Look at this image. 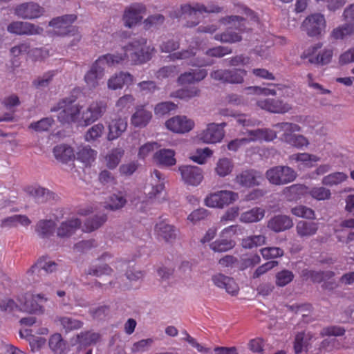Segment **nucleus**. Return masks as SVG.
<instances>
[{"label": "nucleus", "mask_w": 354, "mask_h": 354, "mask_svg": "<svg viewBox=\"0 0 354 354\" xmlns=\"http://www.w3.org/2000/svg\"><path fill=\"white\" fill-rule=\"evenodd\" d=\"M222 10L221 7L214 3L208 5L207 7L200 3H196L194 6L185 4L181 6L178 11L171 13L170 17L173 19L183 17L187 20L186 26L193 27L199 24L200 15L203 12L218 13Z\"/></svg>", "instance_id": "5"}, {"label": "nucleus", "mask_w": 354, "mask_h": 354, "mask_svg": "<svg viewBox=\"0 0 354 354\" xmlns=\"http://www.w3.org/2000/svg\"><path fill=\"white\" fill-rule=\"evenodd\" d=\"M334 276L332 271H315L308 269H304L301 272V277L305 281H311L315 283H320L326 279Z\"/></svg>", "instance_id": "30"}, {"label": "nucleus", "mask_w": 354, "mask_h": 354, "mask_svg": "<svg viewBox=\"0 0 354 354\" xmlns=\"http://www.w3.org/2000/svg\"><path fill=\"white\" fill-rule=\"evenodd\" d=\"M55 223L49 220H40L35 226V232L42 239L49 238L53 234Z\"/></svg>", "instance_id": "37"}, {"label": "nucleus", "mask_w": 354, "mask_h": 354, "mask_svg": "<svg viewBox=\"0 0 354 354\" xmlns=\"http://www.w3.org/2000/svg\"><path fill=\"white\" fill-rule=\"evenodd\" d=\"M30 45L28 41H23L10 48V53L12 57V64L13 67L19 66V57L21 55L29 53Z\"/></svg>", "instance_id": "39"}, {"label": "nucleus", "mask_w": 354, "mask_h": 354, "mask_svg": "<svg viewBox=\"0 0 354 354\" xmlns=\"http://www.w3.org/2000/svg\"><path fill=\"white\" fill-rule=\"evenodd\" d=\"M99 339L100 335L96 333L82 332L77 335V342L86 346L96 343Z\"/></svg>", "instance_id": "57"}, {"label": "nucleus", "mask_w": 354, "mask_h": 354, "mask_svg": "<svg viewBox=\"0 0 354 354\" xmlns=\"http://www.w3.org/2000/svg\"><path fill=\"white\" fill-rule=\"evenodd\" d=\"M133 82V77L129 73L120 72L112 76L108 80V87L112 90L122 88L124 85H131Z\"/></svg>", "instance_id": "27"}, {"label": "nucleus", "mask_w": 354, "mask_h": 354, "mask_svg": "<svg viewBox=\"0 0 354 354\" xmlns=\"http://www.w3.org/2000/svg\"><path fill=\"white\" fill-rule=\"evenodd\" d=\"M54 122V119L51 117L44 118L37 122L30 123L28 128L37 132L47 131L50 129Z\"/></svg>", "instance_id": "50"}, {"label": "nucleus", "mask_w": 354, "mask_h": 354, "mask_svg": "<svg viewBox=\"0 0 354 354\" xmlns=\"http://www.w3.org/2000/svg\"><path fill=\"white\" fill-rule=\"evenodd\" d=\"M319 228L317 223L301 221L296 225V231L300 237H308L315 235Z\"/></svg>", "instance_id": "36"}, {"label": "nucleus", "mask_w": 354, "mask_h": 354, "mask_svg": "<svg viewBox=\"0 0 354 354\" xmlns=\"http://www.w3.org/2000/svg\"><path fill=\"white\" fill-rule=\"evenodd\" d=\"M115 59H119L118 64L124 61L130 62L131 64H142L149 61L151 57V52L147 46V40L141 38L133 40L122 48V53L112 54Z\"/></svg>", "instance_id": "1"}, {"label": "nucleus", "mask_w": 354, "mask_h": 354, "mask_svg": "<svg viewBox=\"0 0 354 354\" xmlns=\"http://www.w3.org/2000/svg\"><path fill=\"white\" fill-rule=\"evenodd\" d=\"M261 258L257 254L242 255L240 259H238L237 269L244 270L248 268L254 267L259 264Z\"/></svg>", "instance_id": "42"}, {"label": "nucleus", "mask_w": 354, "mask_h": 354, "mask_svg": "<svg viewBox=\"0 0 354 354\" xmlns=\"http://www.w3.org/2000/svg\"><path fill=\"white\" fill-rule=\"evenodd\" d=\"M145 12L146 7L142 3H135L127 7L122 16L124 26L129 28L136 26L142 21Z\"/></svg>", "instance_id": "12"}, {"label": "nucleus", "mask_w": 354, "mask_h": 354, "mask_svg": "<svg viewBox=\"0 0 354 354\" xmlns=\"http://www.w3.org/2000/svg\"><path fill=\"white\" fill-rule=\"evenodd\" d=\"M333 55V51L330 48L324 49L321 53H319L317 56L312 57L310 56V50L304 51L301 55V57L302 59L308 58V62L311 64H319V65H326L329 64L332 59Z\"/></svg>", "instance_id": "28"}, {"label": "nucleus", "mask_w": 354, "mask_h": 354, "mask_svg": "<svg viewBox=\"0 0 354 354\" xmlns=\"http://www.w3.org/2000/svg\"><path fill=\"white\" fill-rule=\"evenodd\" d=\"M235 242L227 238H221L216 240L210 244V248L217 252H224L232 249Z\"/></svg>", "instance_id": "46"}, {"label": "nucleus", "mask_w": 354, "mask_h": 354, "mask_svg": "<svg viewBox=\"0 0 354 354\" xmlns=\"http://www.w3.org/2000/svg\"><path fill=\"white\" fill-rule=\"evenodd\" d=\"M114 57L112 54L107 53L100 56L92 64L90 70L85 74L84 80L90 88L97 87L104 76L105 66H112L118 64L119 59Z\"/></svg>", "instance_id": "6"}, {"label": "nucleus", "mask_w": 354, "mask_h": 354, "mask_svg": "<svg viewBox=\"0 0 354 354\" xmlns=\"http://www.w3.org/2000/svg\"><path fill=\"white\" fill-rule=\"evenodd\" d=\"M266 239L263 235L249 236L242 239L241 245L245 249H252L263 245Z\"/></svg>", "instance_id": "49"}, {"label": "nucleus", "mask_w": 354, "mask_h": 354, "mask_svg": "<svg viewBox=\"0 0 354 354\" xmlns=\"http://www.w3.org/2000/svg\"><path fill=\"white\" fill-rule=\"evenodd\" d=\"M233 169V164L227 158L220 159L215 168L216 174L222 177L226 176L231 173Z\"/></svg>", "instance_id": "53"}, {"label": "nucleus", "mask_w": 354, "mask_h": 354, "mask_svg": "<svg viewBox=\"0 0 354 354\" xmlns=\"http://www.w3.org/2000/svg\"><path fill=\"white\" fill-rule=\"evenodd\" d=\"M107 220L106 214L96 215L93 218H88L84 223V231L86 232H93L100 227Z\"/></svg>", "instance_id": "44"}, {"label": "nucleus", "mask_w": 354, "mask_h": 354, "mask_svg": "<svg viewBox=\"0 0 354 354\" xmlns=\"http://www.w3.org/2000/svg\"><path fill=\"white\" fill-rule=\"evenodd\" d=\"M291 213L297 216L306 219H315V214L314 210L305 205H298L291 209Z\"/></svg>", "instance_id": "56"}, {"label": "nucleus", "mask_w": 354, "mask_h": 354, "mask_svg": "<svg viewBox=\"0 0 354 354\" xmlns=\"http://www.w3.org/2000/svg\"><path fill=\"white\" fill-rule=\"evenodd\" d=\"M156 201H163L166 198L165 181L161 174L156 171Z\"/></svg>", "instance_id": "58"}, {"label": "nucleus", "mask_w": 354, "mask_h": 354, "mask_svg": "<svg viewBox=\"0 0 354 354\" xmlns=\"http://www.w3.org/2000/svg\"><path fill=\"white\" fill-rule=\"evenodd\" d=\"M182 178L185 183L192 185H198L203 179V171L201 168L196 166L185 165L179 167Z\"/></svg>", "instance_id": "21"}, {"label": "nucleus", "mask_w": 354, "mask_h": 354, "mask_svg": "<svg viewBox=\"0 0 354 354\" xmlns=\"http://www.w3.org/2000/svg\"><path fill=\"white\" fill-rule=\"evenodd\" d=\"M220 22L228 26L225 31L216 34L214 39L221 43L234 44L240 42L242 34L247 32L246 19L238 15L225 16L220 19Z\"/></svg>", "instance_id": "3"}, {"label": "nucleus", "mask_w": 354, "mask_h": 354, "mask_svg": "<svg viewBox=\"0 0 354 354\" xmlns=\"http://www.w3.org/2000/svg\"><path fill=\"white\" fill-rule=\"evenodd\" d=\"M212 281L217 288H232L235 285L234 279L232 277L221 273L214 275Z\"/></svg>", "instance_id": "52"}, {"label": "nucleus", "mask_w": 354, "mask_h": 354, "mask_svg": "<svg viewBox=\"0 0 354 354\" xmlns=\"http://www.w3.org/2000/svg\"><path fill=\"white\" fill-rule=\"evenodd\" d=\"M77 97L73 94L60 100L56 105L50 109L51 112L58 111L57 120L62 124L72 123L80 124L82 106L74 104Z\"/></svg>", "instance_id": "4"}, {"label": "nucleus", "mask_w": 354, "mask_h": 354, "mask_svg": "<svg viewBox=\"0 0 354 354\" xmlns=\"http://www.w3.org/2000/svg\"><path fill=\"white\" fill-rule=\"evenodd\" d=\"M354 35V23L346 22L334 28L330 36L335 40H342Z\"/></svg>", "instance_id": "38"}, {"label": "nucleus", "mask_w": 354, "mask_h": 354, "mask_svg": "<svg viewBox=\"0 0 354 354\" xmlns=\"http://www.w3.org/2000/svg\"><path fill=\"white\" fill-rule=\"evenodd\" d=\"M57 267V264L55 262L48 260L47 257H42L27 271V274L29 277H32L33 281H39V275L37 274L41 271L46 273L53 272L56 270Z\"/></svg>", "instance_id": "18"}, {"label": "nucleus", "mask_w": 354, "mask_h": 354, "mask_svg": "<svg viewBox=\"0 0 354 354\" xmlns=\"http://www.w3.org/2000/svg\"><path fill=\"white\" fill-rule=\"evenodd\" d=\"M238 194L232 191L222 190L211 193L205 198L206 206L212 208H223L236 201Z\"/></svg>", "instance_id": "9"}, {"label": "nucleus", "mask_w": 354, "mask_h": 354, "mask_svg": "<svg viewBox=\"0 0 354 354\" xmlns=\"http://www.w3.org/2000/svg\"><path fill=\"white\" fill-rule=\"evenodd\" d=\"M263 180V175L255 169H246L237 174L235 182L241 187L250 188L260 185Z\"/></svg>", "instance_id": "19"}, {"label": "nucleus", "mask_w": 354, "mask_h": 354, "mask_svg": "<svg viewBox=\"0 0 354 354\" xmlns=\"http://www.w3.org/2000/svg\"><path fill=\"white\" fill-rule=\"evenodd\" d=\"M156 232H158L159 236H162L167 242H171L176 239L177 235L176 228L167 223H160L158 227L156 224Z\"/></svg>", "instance_id": "45"}, {"label": "nucleus", "mask_w": 354, "mask_h": 354, "mask_svg": "<svg viewBox=\"0 0 354 354\" xmlns=\"http://www.w3.org/2000/svg\"><path fill=\"white\" fill-rule=\"evenodd\" d=\"M127 203L125 197L119 192L110 196L105 207L108 209L115 211L122 208Z\"/></svg>", "instance_id": "48"}, {"label": "nucleus", "mask_w": 354, "mask_h": 354, "mask_svg": "<svg viewBox=\"0 0 354 354\" xmlns=\"http://www.w3.org/2000/svg\"><path fill=\"white\" fill-rule=\"evenodd\" d=\"M53 154L57 160L64 163H67L75 158L73 149L66 144L55 146L53 148Z\"/></svg>", "instance_id": "31"}, {"label": "nucleus", "mask_w": 354, "mask_h": 354, "mask_svg": "<svg viewBox=\"0 0 354 354\" xmlns=\"http://www.w3.org/2000/svg\"><path fill=\"white\" fill-rule=\"evenodd\" d=\"M55 322L57 324L60 325L62 327V330L65 333H69L74 330H77L83 326V323L71 317H57L55 319Z\"/></svg>", "instance_id": "34"}, {"label": "nucleus", "mask_w": 354, "mask_h": 354, "mask_svg": "<svg viewBox=\"0 0 354 354\" xmlns=\"http://www.w3.org/2000/svg\"><path fill=\"white\" fill-rule=\"evenodd\" d=\"M97 153V151L92 149L90 146H80L76 152V158L87 166L95 161Z\"/></svg>", "instance_id": "35"}, {"label": "nucleus", "mask_w": 354, "mask_h": 354, "mask_svg": "<svg viewBox=\"0 0 354 354\" xmlns=\"http://www.w3.org/2000/svg\"><path fill=\"white\" fill-rule=\"evenodd\" d=\"M283 139L287 144L299 149L306 147L309 145L308 138L303 135L289 133L283 135Z\"/></svg>", "instance_id": "41"}, {"label": "nucleus", "mask_w": 354, "mask_h": 354, "mask_svg": "<svg viewBox=\"0 0 354 354\" xmlns=\"http://www.w3.org/2000/svg\"><path fill=\"white\" fill-rule=\"evenodd\" d=\"M232 49L227 46H218L207 50L205 54L213 57H223L225 55L231 54Z\"/></svg>", "instance_id": "63"}, {"label": "nucleus", "mask_w": 354, "mask_h": 354, "mask_svg": "<svg viewBox=\"0 0 354 354\" xmlns=\"http://www.w3.org/2000/svg\"><path fill=\"white\" fill-rule=\"evenodd\" d=\"M346 330L344 328L337 326H330L324 328L321 332L320 335L324 336H342L344 335Z\"/></svg>", "instance_id": "64"}, {"label": "nucleus", "mask_w": 354, "mask_h": 354, "mask_svg": "<svg viewBox=\"0 0 354 354\" xmlns=\"http://www.w3.org/2000/svg\"><path fill=\"white\" fill-rule=\"evenodd\" d=\"M151 118L152 114L150 111L145 109L144 106H138L131 116V122L135 127H145Z\"/></svg>", "instance_id": "29"}, {"label": "nucleus", "mask_w": 354, "mask_h": 354, "mask_svg": "<svg viewBox=\"0 0 354 354\" xmlns=\"http://www.w3.org/2000/svg\"><path fill=\"white\" fill-rule=\"evenodd\" d=\"M293 272L288 270H283L276 274V284L279 287L288 285L294 279Z\"/></svg>", "instance_id": "59"}, {"label": "nucleus", "mask_w": 354, "mask_h": 354, "mask_svg": "<svg viewBox=\"0 0 354 354\" xmlns=\"http://www.w3.org/2000/svg\"><path fill=\"white\" fill-rule=\"evenodd\" d=\"M289 160L297 163V169L301 171L313 168L321 158L317 155L304 152L292 154L289 156Z\"/></svg>", "instance_id": "22"}, {"label": "nucleus", "mask_w": 354, "mask_h": 354, "mask_svg": "<svg viewBox=\"0 0 354 354\" xmlns=\"http://www.w3.org/2000/svg\"><path fill=\"white\" fill-rule=\"evenodd\" d=\"M82 221L78 218H72L63 221L57 228V236L61 239L72 236L81 226Z\"/></svg>", "instance_id": "24"}, {"label": "nucleus", "mask_w": 354, "mask_h": 354, "mask_svg": "<svg viewBox=\"0 0 354 354\" xmlns=\"http://www.w3.org/2000/svg\"><path fill=\"white\" fill-rule=\"evenodd\" d=\"M31 221L26 215L16 214L8 216L1 221V227H16L19 224L27 227L30 225Z\"/></svg>", "instance_id": "40"}, {"label": "nucleus", "mask_w": 354, "mask_h": 354, "mask_svg": "<svg viewBox=\"0 0 354 354\" xmlns=\"http://www.w3.org/2000/svg\"><path fill=\"white\" fill-rule=\"evenodd\" d=\"M104 127L98 123L89 128L85 133L84 139L87 142H93L100 138L104 132Z\"/></svg>", "instance_id": "54"}, {"label": "nucleus", "mask_w": 354, "mask_h": 354, "mask_svg": "<svg viewBox=\"0 0 354 354\" xmlns=\"http://www.w3.org/2000/svg\"><path fill=\"white\" fill-rule=\"evenodd\" d=\"M45 300L40 295H33L29 292L20 294L17 297L19 304L13 299L5 298L0 300V310L6 312H12L17 308L28 313H42V301Z\"/></svg>", "instance_id": "2"}, {"label": "nucleus", "mask_w": 354, "mask_h": 354, "mask_svg": "<svg viewBox=\"0 0 354 354\" xmlns=\"http://www.w3.org/2000/svg\"><path fill=\"white\" fill-rule=\"evenodd\" d=\"M261 254L263 259H271L282 257L283 250L278 247H267L261 249Z\"/></svg>", "instance_id": "61"}, {"label": "nucleus", "mask_w": 354, "mask_h": 354, "mask_svg": "<svg viewBox=\"0 0 354 354\" xmlns=\"http://www.w3.org/2000/svg\"><path fill=\"white\" fill-rule=\"evenodd\" d=\"M49 346L55 353L61 354L66 349V343L59 333H55L49 339Z\"/></svg>", "instance_id": "51"}, {"label": "nucleus", "mask_w": 354, "mask_h": 354, "mask_svg": "<svg viewBox=\"0 0 354 354\" xmlns=\"http://www.w3.org/2000/svg\"><path fill=\"white\" fill-rule=\"evenodd\" d=\"M7 30L16 35H34L40 34L43 29L29 22L15 21L7 26Z\"/></svg>", "instance_id": "16"}, {"label": "nucleus", "mask_w": 354, "mask_h": 354, "mask_svg": "<svg viewBox=\"0 0 354 354\" xmlns=\"http://www.w3.org/2000/svg\"><path fill=\"white\" fill-rule=\"evenodd\" d=\"M127 127V120L126 118H119L113 120L109 126V133L107 138L109 140H113L119 138Z\"/></svg>", "instance_id": "32"}, {"label": "nucleus", "mask_w": 354, "mask_h": 354, "mask_svg": "<svg viewBox=\"0 0 354 354\" xmlns=\"http://www.w3.org/2000/svg\"><path fill=\"white\" fill-rule=\"evenodd\" d=\"M292 226L293 222L290 217L282 214L274 216L267 223V227L277 233L289 230Z\"/></svg>", "instance_id": "23"}, {"label": "nucleus", "mask_w": 354, "mask_h": 354, "mask_svg": "<svg viewBox=\"0 0 354 354\" xmlns=\"http://www.w3.org/2000/svg\"><path fill=\"white\" fill-rule=\"evenodd\" d=\"M106 106L102 102H93L85 111H81L80 124L88 126L101 118L105 111Z\"/></svg>", "instance_id": "14"}, {"label": "nucleus", "mask_w": 354, "mask_h": 354, "mask_svg": "<svg viewBox=\"0 0 354 354\" xmlns=\"http://www.w3.org/2000/svg\"><path fill=\"white\" fill-rule=\"evenodd\" d=\"M167 129L178 133L190 131L194 127V122L186 116L177 115L167 120L165 122Z\"/></svg>", "instance_id": "17"}, {"label": "nucleus", "mask_w": 354, "mask_h": 354, "mask_svg": "<svg viewBox=\"0 0 354 354\" xmlns=\"http://www.w3.org/2000/svg\"><path fill=\"white\" fill-rule=\"evenodd\" d=\"M175 153L171 149H160L156 152L159 165L172 166L176 164Z\"/></svg>", "instance_id": "43"}, {"label": "nucleus", "mask_w": 354, "mask_h": 354, "mask_svg": "<svg viewBox=\"0 0 354 354\" xmlns=\"http://www.w3.org/2000/svg\"><path fill=\"white\" fill-rule=\"evenodd\" d=\"M24 190L28 196L32 197L37 203H46L54 200L55 197L53 192L40 186H28Z\"/></svg>", "instance_id": "25"}, {"label": "nucleus", "mask_w": 354, "mask_h": 354, "mask_svg": "<svg viewBox=\"0 0 354 354\" xmlns=\"http://www.w3.org/2000/svg\"><path fill=\"white\" fill-rule=\"evenodd\" d=\"M266 211L264 209L255 207L241 213L239 220L244 223H257L263 219Z\"/></svg>", "instance_id": "33"}, {"label": "nucleus", "mask_w": 354, "mask_h": 354, "mask_svg": "<svg viewBox=\"0 0 354 354\" xmlns=\"http://www.w3.org/2000/svg\"><path fill=\"white\" fill-rule=\"evenodd\" d=\"M266 176L273 185H285L294 181L297 177L295 171L288 166H276L268 169Z\"/></svg>", "instance_id": "8"}, {"label": "nucleus", "mask_w": 354, "mask_h": 354, "mask_svg": "<svg viewBox=\"0 0 354 354\" xmlns=\"http://www.w3.org/2000/svg\"><path fill=\"white\" fill-rule=\"evenodd\" d=\"M347 178L348 176L345 173L337 171L324 176L322 183L324 185L332 187L346 181Z\"/></svg>", "instance_id": "47"}, {"label": "nucleus", "mask_w": 354, "mask_h": 354, "mask_svg": "<svg viewBox=\"0 0 354 354\" xmlns=\"http://www.w3.org/2000/svg\"><path fill=\"white\" fill-rule=\"evenodd\" d=\"M247 71L244 69H218L211 73V77L223 83L241 84Z\"/></svg>", "instance_id": "11"}, {"label": "nucleus", "mask_w": 354, "mask_h": 354, "mask_svg": "<svg viewBox=\"0 0 354 354\" xmlns=\"http://www.w3.org/2000/svg\"><path fill=\"white\" fill-rule=\"evenodd\" d=\"M248 135L249 136L247 138L248 142L256 141L270 142L277 138V133L274 130L268 128L248 131Z\"/></svg>", "instance_id": "26"}, {"label": "nucleus", "mask_w": 354, "mask_h": 354, "mask_svg": "<svg viewBox=\"0 0 354 354\" xmlns=\"http://www.w3.org/2000/svg\"><path fill=\"white\" fill-rule=\"evenodd\" d=\"M44 12V8L37 3L32 1L22 3L17 5L14 13L19 18L34 19L40 17Z\"/></svg>", "instance_id": "13"}, {"label": "nucleus", "mask_w": 354, "mask_h": 354, "mask_svg": "<svg viewBox=\"0 0 354 354\" xmlns=\"http://www.w3.org/2000/svg\"><path fill=\"white\" fill-rule=\"evenodd\" d=\"M309 194L313 198L317 201H324L329 199L331 195L330 191L324 187H315L310 189Z\"/></svg>", "instance_id": "60"}, {"label": "nucleus", "mask_w": 354, "mask_h": 354, "mask_svg": "<svg viewBox=\"0 0 354 354\" xmlns=\"http://www.w3.org/2000/svg\"><path fill=\"white\" fill-rule=\"evenodd\" d=\"M226 123L221 124L210 123L207 129L203 131L198 136L199 139L205 143H216L220 142L224 137L223 127Z\"/></svg>", "instance_id": "15"}, {"label": "nucleus", "mask_w": 354, "mask_h": 354, "mask_svg": "<svg viewBox=\"0 0 354 354\" xmlns=\"http://www.w3.org/2000/svg\"><path fill=\"white\" fill-rule=\"evenodd\" d=\"M257 105L263 110L274 113H285L292 109L290 104L271 98L259 100L257 102Z\"/></svg>", "instance_id": "20"}, {"label": "nucleus", "mask_w": 354, "mask_h": 354, "mask_svg": "<svg viewBox=\"0 0 354 354\" xmlns=\"http://www.w3.org/2000/svg\"><path fill=\"white\" fill-rule=\"evenodd\" d=\"M124 154V151L121 149H114L109 153L106 157V165L109 169L115 168L120 162Z\"/></svg>", "instance_id": "55"}, {"label": "nucleus", "mask_w": 354, "mask_h": 354, "mask_svg": "<svg viewBox=\"0 0 354 354\" xmlns=\"http://www.w3.org/2000/svg\"><path fill=\"white\" fill-rule=\"evenodd\" d=\"M77 19L75 15H66L53 18L49 26L57 29L56 33L59 35H75L77 32V28L73 26L72 24Z\"/></svg>", "instance_id": "10"}, {"label": "nucleus", "mask_w": 354, "mask_h": 354, "mask_svg": "<svg viewBox=\"0 0 354 354\" xmlns=\"http://www.w3.org/2000/svg\"><path fill=\"white\" fill-rule=\"evenodd\" d=\"M200 92V89L197 87L185 88L177 91L176 93V97L182 100H187L194 97L198 96Z\"/></svg>", "instance_id": "62"}, {"label": "nucleus", "mask_w": 354, "mask_h": 354, "mask_svg": "<svg viewBox=\"0 0 354 354\" xmlns=\"http://www.w3.org/2000/svg\"><path fill=\"white\" fill-rule=\"evenodd\" d=\"M326 21L320 13L308 16L302 22L301 28L310 37H319L325 32Z\"/></svg>", "instance_id": "7"}]
</instances>
